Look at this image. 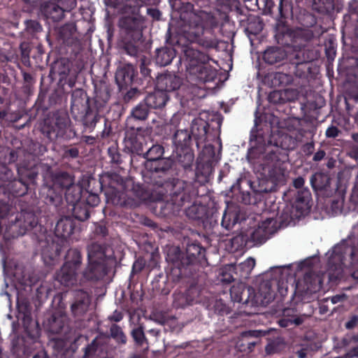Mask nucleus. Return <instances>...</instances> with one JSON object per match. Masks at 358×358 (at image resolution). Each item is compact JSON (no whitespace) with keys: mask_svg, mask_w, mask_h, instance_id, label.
Here are the masks:
<instances>
[{"mask_svg":"<svg viewBox=\"0 0 358 358\" xmlns=\"http://www.w3.org/2000/svg\"><path fill=\"white\" fill-rule=\"evenodd\" d=\"M187 59V71L191 80L208 82L216 76V71L208 64L209 57L203 52L192 48L185 50Z\"/></svg>","mask_w":358,"mask_h":358,"instance_id":"obj_1","label":"nucleus"},{"mask_svg":"<svg viewBox=\"0 0 358 358\" xmlns=\"http://www.w3.org/2000/svg\"><path fill=\"white\" fill-rule=\"evenodd\" d=\"M80 264V252L76 250H69L66 255V262L57 274V280L66 286L73 285L76 282Z\"/></svg>","mask_w":358,"mask_h":358,"instance_id":"obj_2","label":"nucleus"},{"mask_svg":"<svg viewBox=\"0 0 358 358\" xmlns=\"http://www.w3.org/2000/svg\"><path fill=\"white\" fill-rule=\"evenodd\" d=\"M349 253L352 262H355V258L358 255V252L355 251L352 248L345 247L343 245H337L331 251H329L327 255L329 259V264L330 271L335 269L338 271L336 275L330 273L331 278H338L341 273L342 267L341 264H344V256L343 253Z\"/></svg>","mask_w":358,"mask_h":358,"instance_id":"obj_3","label":"nucleus"},{"mask_svg":"<svg viewBox=\"0 0 358 358\" xmlns=\"http://www.w3.org/2000/svg\"><path fill=\"white\" fill-rule=\"evenodd\" d=\"M76 6L75 0H55L45 3L43 12L47 18L59 21L64 17V13Z\"/></svg>","mask_w":358,"mask_h":358,"instance_id":"obj_4","label":"nucleus"},{"mask_svg":"<svg viewBox=\"0 0 358 358\" xmlns=\"http://www.w3.org/2000/svg\"><path fill=\"white\" fill-rule=\"evenodd\" d=\"M179 77L173 74H164L157 77V88L165 93L178 90L181 85Z\"/></svg>","mask_w":358,"mask_h":358,"instance_id":"obj_5","label":"nucleus"},{"mask_svg":"<svg viewBox=\"0 0 358 358\" xmlns=\"http://www.w3.org/2000/svg\"><path fill=\"white\" fill-rule=\"evenodd\" d=\"M278 229L277 222L273 218H267L262 221L258 228L253 233V238L264 241L268 236L276 231Z\"/></svg>","mask_w":358,"mask_h":358,"instance_id":"obj_6","label":"nucleus"},{"mask_svg":"<svg viewBox=\"0 0 358 358\" xmlns=\"http://www.w3.org/2000/svg\"><path fill=\"white\" fill-rule=\"evenodd\" d=\"M134 76V67L131 64H126L117 71L115 80L120 87L123 88L132 83Z\"/></svg>","mask_w":358,"mask_h":358,"instance_id":"obj_7","label":"nucleus"},{"mask_svg":"<svg viewBox=\"0 0 358 358\" xmlns=\"http://www.w3.org/2000/svg\"><path fill=\"white\" fill-rule=\"evenodd\" d=\"M168 100L166 93L162 92L157 89L154 93L149 94L145 99L146 104L150 108H161L163 107Z\"/></svg>","mask_w":358,"mask_h":358,"instance_id":"obj_8","label":"nucleus"},{"mask_svg":"<svg viewBox=\"0 0 358 358\" xmlns=\"http://www.w3.org/2000/svg\"><path fill=\"white\" fill-rule=\"evenodd\" d=\"M255 266V260L252 257H249L245 259L243 262L234 267L233 266H229L228 267V270L231 271V270H236V273H238L241 277L248 278V276L251 273L252 270L254 268Z\"/></svg>","mask_w":358,"mask_h":358,"instance_id":"obj_9","label":"nucleus"},{"mask_svg":"<svg viewBox=\"0 0 358 358\" xmlns=\"http://www.w3.org/2000/svg\"><path fill=\"white\" fill-rule=\"evenodd\" d=\"M285 57V53L283 50L277 48H270L267 49L264 54V61L270 64H275Z\"/></svg>","mask_w":358,"mask_h":358,"instance_id":"obj_10","label":"nucleus"},{"mask_svg":"<svg viewBox=\"0 0 358 358\" xmlns=\"http://www.w3.org/2000/svg\"><path fill=\"white\" fill-rule=\"evenodd\" d=\"M89 305V296L86 293L81 292L80 300L75 302L71 306L72 311L76 315H81L87 310Z\"/></svg>","mask_w":358,"mask_h":358,"instance_id":"obj_11","label":"nucleus"},{"mask_svg":"<svg viewBox=\"0 0 358 358\" xmlns=\"http://www.w3.org/2000/svg\"><path fill=\"white\" fill-rule=\"evenodd\" d=\"M72 231L71 223L68 220H61L56 225V232L63 238L68 236Z\"/></svg>","mask_w":358,"mask_h":358,"instance_id":"obj_12","label":"nucleus"},{"mask_svg":"<svg viewBox=\"0 0 358 358\" xmlns=\"http://www.w3.org/2000/svg\"><path fill=\"white\" fill-rule=\"evenodd\" d=\"M292 81L289 75L283 73H275L273 75L272 84L274 87L287 85Z\"/></svg>","mask_w":358,"mask_h":358,"instance_id":"obj_13","label":"nucleus"},{"mask_svg":"<svg viewBox=\"0 0 358 358\" xmlns=\"http://www.w3.org/2000/svg\"><path fill=\"white\" fill-rule=\"evenodd\" d=\"M100 247L98 245H92L88 250V257L90 263L92 264H98L102 259L103 254L102 252H99L97 254L96 251L99 250Z\"/></svg>","mask_w":358,"mask_h":358,"instance_id":"obj_14","label":"nucleus"},{"mask_svg":"<svg viewBox=\"0 0 358 358\" xmlns=\"http://www.w3.org/2000/svg\"><path fill=\"white\" fill-rule=\"evenodd\" d=\"M304 279L306 283L310 282V285H308L307 287L310 292H316L320 289L322 281L319 276L315 275H306Z\"/></svg>","mask_w":358,"mask_h":358,"instance_id":"obj_15","label":"nucleus"},{"mask_svg":"<svg viewBox=\"0 0 358 358\" xmlns=\"http://www.w3.org/2000/svg\"><path fill=\"white\" fill-rule=\"evenodd\" d=\"M308 198L309 193L308 192H306V195L304 196L305 203H303V206H301V203L299 201L296 202L295 206L293 207V209H296L297 212L292 217V219H294V217L299 218L301 216L304 215L306 213H307L309 207L308 206V203L306 202V201L308 199Z\"/></svg>","mask_w":358,"mask_h":358,"instance_id":"obj_16","label":"nucleus"},{"mask_svg":"<svg viewBox=\"0 0 358 358\" xmlns=\"http://www.w3.org/2000/svg\"><path fill=\"white\" fill-rule=\"evenodd\" d=\"M148 106L146 104L145 101L144 103L138 104L134 110H132V115L138 120H145L148 114Z\"/></svg>","mask_w":358,"mask_h":358,"instance_id":"obj_17","label":"nucleus"},{"mask_svg":"<svg viewBox=\"0 0 358 358\" xmlns=\"http://www.w3.org/2000/svg\"><path fill=\"white\" fill-rule=\"evenodd\" d=\"M192 301V299H189L186 294L176 293L173 295V305L176 308H183Z\"/></svg>","mask_w":358,"mask_h":358,"instance_id":"obj_18","label":"nucleus"},{"mask_svg":"<svg viewBox=\"0 0 358 358\" xmlns=\"http://www.w3.org/2000/svg\"><path fill=\"white\" fill-rule=\"evenodd\" d=\"M66 180V184H62V186L67 188V192L66 193V200L68 201V202L71 203H74L80 199V194L79 192H78L76 195L73 196V198H71V192L73 189V180L70 177H67Z\"/></svg>","mask_w":358,"mask_h":358,"instance_id":"obj_19","label":"nucleus"},{"mask_svg":"<svg viewBox=\"0 0 358 358\" xmlns=\"http://www.w3.org/2000/svg\"><path fill=\"white\" fill-rule=\"evenodd\" d=\"M147 0H127L124 7V13L135 14L138 8Z\"/></svg>","mask_w":358,"mask_h":358,"instance_id":"obj_20","label":"nucleus"},{"mask_svg":"<svg viewBox=\"0 0 358 358\" xmlns=\"http://www.w3.org/2000/svg\"><path fill=\"white\" fill-rule=\"evenodd\" d=\"M189 139V135L187 131L185 130L177 131L173 137L174 143L178 146L186 145Z\"/></svg>","mask_w":358,"mask_h":358,"instance_id":"obj_21","label":"nucleus"},{"mask_svg":"<svg viewBox=\"0 0 358 358\" xmlns=\"http://www.w3.org/2000/svg\"><path fill=\"white\" fill-rule=\"evenodd\" d=\"M110 335L113 338H114L117 342L121 343H125L127 341V338L124 334L122 330L120 327L117 325H113L110 328Z\"/></svg>","mask_w":358,"mask_h":358,"instance_id":"obj_22","label":"nucleus"},{"mask_svg":"<svg viewBox=\"0 0 358 358\" xmlns=\"http://www.w3.org/2000/svg\"><path fill=\"white\" fill-rule=\"evenodd\" d=\"M182 253L177 247L171 248L167 253V259L173 263L178 264L180 261Z\"/></svg>","mask_w":358,"mask_h":358,"instance_id":"obj_23","label":"nucleus"},{"mask_svg":"<svg viewBox=\"0 0 358 358\" xmlns=\"http://www.w3.org/2000/svg\"><path fill=\"white\" fill-rule=\"evenodd\" d=\"M282 343L280 339H275L268 343L266 346V352L268 355L274 354L282 349Z\"/></svg>","mask_w":358,"mask_h":358,"instance_id":"obj_24","label":"nucleus"},{"mask_svg":"<svg viewBox=\"0 0 358 358\" xmlns=\"http://www.w3.org/2000/svg\"><path fill=\"white\" fill-rule=\"evenodd\" d=\"M120 25L126 29H134L136 26V18L135 17H125L120 21Z\"/></svg>","mask_w":358,"mask_h":358,"instance_id":"obj_25","label":"nucleus"},{"mask_svg":"<svg viewBox=\"0 0 358 358\" xmlns=\"http://www.w3.org/2000/svg\"><path fill=\"white\" fill-rule=\"evenodd\" d=\"M131 335L134 341L138 344L142 345L145 341L143 330L141 327H138L134 329L131 332Z\"/></svg>","mask_w":358,"mask_h":358,"instance_id":"obj_26","label":"nucleus"},{"mask_svg":"<svg viewBox=\"0 0 358 358\" xmlns=\"http://www.w3.org/2000/svg\"><path fill=\"white\" fill-rule=\"evenodd\" d=\"M244 285L241 284L238 287L233 286L230 289V293L231 297L234 301H241V292L243 290Z\"/></svg>","mask_w":358,"mask_h":358,"instance_id":"obj_27","label":"nucleus"},{"mask_svg":"<svg viewBox=\"0 0 358 358\" xmlns=\"http://www.w3.org/2000/svg\"><path fill=\"white\" fill-rule=\"evenodd\" d=\"M295 353L299 358H306L310 353V349L308 346H302L299 349H295Z\"/></svg>","mask_w":358,"mask_h":358,"instance_id":"obj_28","label":"nucleus"},{"mask_svg":"<svg viewBox=\"0 0 358 358\" xmlns=\"http://www.w3.org/2000/svg\"><path fill=\"white\" fill-rule=\"evenodd\" d=\"M152 153H156L157 156L154 159H157L160 157L163 154V148L158 145H153L149 150L148 154L152 155Z\"/></svg>","mask_w":358,"mask_h":358,"instance_id":"obj_29","label":"nucleus"},{"mask_svg":"<svg viewBox=\"0 0 358 358\" xmlns=\"http://www.w3.org/2000/svg\"><path fill=\"white\" fill-rule=\"evenodd\" d=\"M339 133L338 129L336 127H330L326 131V136L328 138H335L338 136Z\"/></svg>","mask_w":358,"mask_h":358,"instance_id":"obj_30","label":"nucleus"},{"mask_svg":"<svg viewBox=\"0 0 358 358\" xmlns=\"http://www.w3.org/2000/svg\"><path fill=\"white\" fill-rule=\"evenodd\" d=\"M358 324V317L354 315L345 323V327L348 329L354 328Z\"/></svg>","mask_w":358,"mask_h":358,"instance_id":"obj_31","label":"nucleus"},{"mask_svg":"<svg viewBox=\"0 0 358 358\" xmlns=\"http://www.w3.org/2000/svg\"><path fill=\"white\" fill-rule=\"evenodd\" d=\"M280 96L281 94L279 91H273L269 94L268 98L271 101L276 103Z\"/></svg>","mask_w":358,"mask_h":358,"instance_id":"obj_32","label":"nucleus"},{"mask_svg":"<svg viewBox=\"0 0 358 358\" xmlns=\"http://www.w3.org/2000/svg\"><path fill=\"white\" fill-rule=\"evenodd\" d=\"M304 185V180L301 177H299L294 180V186L296 188H301Z\"/></svg>","mask_w":358,"mask_h":358,"instance_id":"obj_33","label":"nucleus"},{"mask_svg":"<svg viewBox=\"0 0 358 358\" xmlns=\"http://www.w3.org/2000/svg\"><path fill=\"white\" fill-rule=\"evenodd\" d=\"M324 155L325 153L324 151L317 152L313 157V159L315 161H320L324 157Z\"/></svg>","mask_w":358,"mask_h":358,"instance_id":"obj_34","label":"nucleus"},{"mask_svg":"<svg viewBox=\"0 0 358 358\" xmlns=\"http://www.w3.org/2000/svg\"><path fill=\"white\" fill-rule=\"evenodd\" d=\"M111 320L115 321V322H119L122 320V315L119 312H115L113 313V315L110 317Z\"/></svg>","mask_w":358,"mask_h":358,"instance_id":"obj_35","label":"nucleus"},{"mask_svg":"<svg viewBox=\"0 0 358 358\" xmlns=\"http://www.w3.org/2000/svg\"><path fill=\"white\" fill-rule=\"evenodd\" d=\"M260 334V332L256 331H250L248 332H245L243 336H253V337H257Z\"/></svg>","mask_w":358,"mask_h":358,"instance_id":"obj_36","label":"nucleus"},{"mask_svg":"<svg viewBox=\"0 0 358 358\" xmlns=\"http://www.w3.org/2000/svg\"><path fill=\"white\" fill-rule=\"evenodd\" d=\"M127 52L131 55H135L137 52L136 49L134 47H131V48L128 47L127 48Z\"/></svg>","mask_w":358,"mask_h":358,"instance_id":"obj_37","label":"nucleus"},{"mask_svg":"<svg viewBox=\"0 0 358 358\" xmlns=\"http://www.w3.org/2000/svg\"><path fill=\"white\" fill-rule=\"evenodd\" d=\"M343 297L341 296L336 295L331 298V302L332 303H336L341 301Z\"/></svg>","mask_w":358,"mask_h":358,"instance_id":"obj_38","label":"nucleus"},{"mask_svg":"<svg viewBox=\"0 0 358 358\" xmlns=\"http://www.w3.org/2000/svg\"><path fill=\"white\" fill-rule=\"evenodd\" d=\"M256 345V343L255 342H250V343H248V352H251L252 350V348H254V346Z\"/></svg>","mask_w":358,"mask_h":358,"instance_id":"obj_39","label":"nucleus"},{"mask_svg":"<svg viewBox=\"0 0 358 358\" xmlns=\"http://www.w3.org/2000/svg\"><path fill=\"white\" fill-rule=\"evenodd\" d=\"M149 332L154 336H158L159 331L157 329H150Z\"/></svg>","mask_w":358,"mask_h":358,"instance_id":"obj_40","label":"nucleus"},{"mask_svg":"<svg viewBox=\"0 0 358 358\" xmlns=\"http://www.w3.org/2000/svg\"><path fill=\"white\" fill-rule=\"evenodd\" d=\"M199 35H200V32H199V31H198L196 34H194V36H191V38H189V40H190L191 41H195V40L198 38V36H199Z\"/></svg>","mask_w":358,"mask_h":358,"instance_id":"obj_41","label":"nucleus"},{"mask_svg":"<svg viewBox=\"0 0 358 358\" xmlns=\"http://www.w3.org/2000/svg\"><path fill=\"white\" fill-rule=\"evenodd\" d=\"M91 197L94 204L96 205L99 203V198L96 195H92Z\"/></svg>","mask_w":358,"mask_h":358,"instance_id":"obj_42","label":"nucleus"},{"mask_svg":"<svg viewBox=\"0 0 358 358\" xmlns=\"http://www.w3.org/2000/svg\"><path fill=\"white\" fill-rule=\"evenodd\" d=\"M223 280H224V281H227V282H231V281L234 280V278H233V276H232V275H229V277L225 278H224Z\"/></svg>","mask_w":358,"mask_h":358,"instance_id":"obj_43","label":"nucleus"},{"mask_svg":"<svg viewBox=\"0 0 358 358\" xmlns=\"http://www.w3.org/2000/svg\"><path fill=\"white\" fill-rule=\"evenodd\" d=\"M255 152V150H251V151L249 152L248 156V159H250V158H252V157H253V155H254Z\"/></svg>","mask_w":358,"mask_h":358,"instance_id":"obj_44","label":"nucleus"},{"mask_svg":"<svg viewBox=\"0 0 358 358\" xmlns=\"http://www.w3.org/2000/svg\"><path fill=\"white\" fill-rule=\"evenodd\" d=\"M352 277L355 278V279H357L358 280V270L355 271L353 272L352 273Z\"/></svg>","mask_w":358,"mask_h":358,"instance_id":"obj_45","label":"nucleus"},{"mask_svg":"<svg viewBox=\"0 0 358 358\" xmlns=\"http://www.w3.org/2000/svg\"><path fill=\"white\" fill-rule=\"evenodd\" d=\"M352 138L355 141L358 143V134H352Z\"/></svg>","mask_w":358,"mask_h":358,"instance_id":"obj_46","label":"nucleus"},{"mask_svg":"<svg viewBox=\"0 0 358 358\" xmlns=\"http://www.w3.org/2000/svg\"><path fill=\"white\" fill-rule=\"evenodd\" d=\"M170 62H171V60H170L169 59H167L166 61H165V62H160V64H161L162 65L165 66V65H167L168 64H169Z\"/></svg>","mask_w":358,"mask_h":358,"instance_id":"obj_47","label":"nucleus"},{"mask_svg":"<svg viewBox=\"0 0 358 358\" xmlns=\"http://www.w3.org/2000/svg\"><path fill=\"white\" fill-rule=\"evenodd\" d=\"M131 358H142V357L139 355H134Z\"/></svg>","mask_w":358,"mask_h":358,"instance_id":"obj_48","label":"nucleus"},{"mask_svg":"<svg viewBox=\"0 0 358 358\" xmlns=\"http://www.w3.org/2000/svg\"><path fill=\"white\" fill-rule=\"evenodd\" d=\"M296 324H300V321L299 320H295Z\"/></svg>","mask_w":358,"mask_h":358,"instance_id":"obj_49","label":"nucleus"},{"mask_svg":"<svg viewBox=\"0 0 358 358\" xmlns=\"http://www.w3.org/2000/svg\"><path fill=\"white\" fill-rule=\"evenodd\" d=\"M165 53H166V52H165L164 51H161V52H160V54H163V55H164V54H165Z\"/></svg>","mask_w":358,"mask_h":358,"instance_id":"obj_50","label":"nucleus"},{"mask_svg":"<svg viewBox=\"0 0 358 358\" xmlns=\"http://www.w3.org/2000/svg\"><path fill=\"white\" fill-rule=\"evenodd\" d=\"M34 358H36V357H34Z\"/></svg>","mask_w":358,"mask_h":358,"instance_id":"obj_51","label":"nucleus"}]
</instances>
